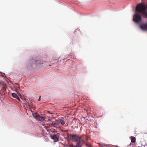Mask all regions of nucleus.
I'll return each mask as SVG.
<instances>
[{"label":"nucleus","instance_id":"obj_1","mask_svg":"<svg viewBox=\"0 0 147 147\" xmlns=\"http://www.w3.org/2000/svg\"><path fill=\"white\" fill-rule=\"evenodd\" d=\"M135 14L133 16V20L135 22L138 23L141 21L142 17L140 14L141 13L143 17L147 18V11L146 7L143 3L137 4L136 8Z\"/></svg>","mask_w":147,"mask_h":147},{"label":"nucleus","instance_id":"obj_2","mask_svg":"<svg viewBox=\"0 0 147 147\" xmlns=\"http://www.w3.org/2000/svg\"><path fill=\"white\" fill-rule=\"evenodd\" d=\"M69 137L71 140L76 142L77 143L76 146L71 144L70 147H81L82 145L84 142V138H86L85 136H83L80 137L78 135L74 134H70Z\"/></svg>","mask_w":147,"mask_h":147},{"label":"nucleus","instance_id":"obj_3","mask_svg":"<svg viewBox=\"0 0 147 147\" xmlns=\"http://www.w3.org/2000/svg\"><path fill=\"white\" fill-rule=\"evenodd\" d=\"M60 125V123L59 119L57 120H55L54 121L52 122L49 124V125L53 126L55 127H58Z\"/></svg>","mask_w":147,"mask_h":147},{"label":"nucleus","instance_id":"obj_4","mask_svg":"<svg viewBox=\"0 0 147 147\" xmlns=\"http://www.w3.org/2000/svg\"><path fill=\"white\" fill-rule=\"evenodd\" d=\"M140 28L143 30L147 31V22L142 24L140 26Z\"/></svg>","mask_w":147,"mask_h":147},{"label":"nucleus","instance_id":"obj_5","mask_svg":"<svg viewBox=\"0 0 147 147\" xmlns=\"http://www.w3.org/2000/svg\"><path fill=\"white\" fill-rule=\"evenodd\" d=\"M35 118L37 120L41 121H43L45 120V118L43 117L38 115H36Z\"/></svg>","mask_w":147,"mask_h":147},{"label":"nucleus","instance_id":"obj_6","mask_svg":"<svg viewBox=\"0 0 147 147\" xmlns=\"http://www.w3.org/2000/svg\"><path fill=\"white\" fill-rule=\"evenodd\" d=\"M51 136L54 142H57L58 140L57 137L55 134L54 133L53 135H51Z\"/></svg>","mask_w":147,"mask_h":147},{"label":"nucleus","instance_id":"obj_7","mask_svg":"<svg viewBox=\"0 0 147 147\" xmlns=\"http://www.w3.org/2000/svg\"><path fill=\"white\" fill-rule=\"evenodd\" d=\"M5 84L3 82L0 80V87L3 88H5Z\"/></svg>","mask_w":147,"mask_h":147},{"label":"nucleus","instance_id":"obj_8","mask_svg":"<svg viewBox=\"0 0 147 147\" xmlns=\"http://www.w3.org/2000/svg\"><path fill=\"white\" fill-rule=\"evenodd\" d=\"M11 95L13 98H16L17 100H19V101H20V99L18 96L15 93H12L11 94Z\"/></svg>","mask_w":147,"mask_h":147},{"label":"nucleus","instance_id":"obj_9","mask_svg":"<svg viewBox=\"0 0 147 147\" xmlns=\"http://www.w3.org/2000/svg\"><path fill=\"white\" fill-rule=\"evenodd\" d=\"M59 119L60 124H61L62 125H64L65 124V121L64 120L61 119Z\"/></svg>","mask_w":147,"mask_h":147},{"label":"nucleus","instance_id":"obj_10","mask_svg":"<svg viewBox=\"0 0 147 147\" xmlns=\"http://www.w3.org/2000/svg\"><path fill=\"white\" fill-rule=\"evenodd\" d=\"M131 139L132 142L134 143L136 142V138L135 137L131 136Z\"/></svg>","mask_w":147,"mask_h":147},{"label":"nucleus","instance_id":"obj_11","mask_svg":"<svg viewBox=\"0 0 147 147\" xmlns=\"http://www.w3.org/2000/svg\"><path fill=\"white\" fill-rule=\"evenodd\" d=\"M15 86L17 88H19V89L20 88V86L17 83H15Z\"/></svg>","mask_w":147,"mask_h":147},{"label":"nucleus","instance_id":"obj_12","mask_svg":"<svg viewBox=\"0 0 147 147\" xmlns=\"http://www.w3.org/2000/svg\"><path fill=\"white\" fill-rule=\"evenodd\" d=\"M26 105L28 106V107H29L30 108H31V106L30 105H29L28 103H27L26 104Z\"/></svg>","mask_w":147,"mask_h":147},{"label":"nucleus","instance_id":"obj_13","mask_svg":"<svg viewBox=\"0 0 147 147\" xmlns=\"http://www.w3.org/2000/svg\"><path fill=\"white\" fill-rule=\"evenodd\" d=\"M1 76L4 78H5L6 77L5 74L3 73L1 74Z\"/></svg>","mask_w":147,"mask_h":147},{"label":"nucleus","instance_id":"obj_14","mask_svg":"<svg viewBox=\"0 0 147 147\" xmlns=\"http://www.w3.org/2000/svg\"><path fill=\"white\" fill-rule=\"evenodd\" d=\"M86 146H88L89 147H92V146L91 144H86Z\"/></svg>","mask_w":147,"mask_h":147},{"label":"nucleus","instance_id":"obj_15","mask_svg":"<svg viewBox=\"0 0 147 147\" xmlns=\"http://www.w3.org/2000/svg\"><path fill=\"white\" fill-rule=\"evenodd\" d=\"M40 97H39V99H38V101H40Z\"/></svg>","mask_w":147,"mask_h":147},{"label":"nucleus","instance_id":"obj_16","mask_svg":"<svg viewBox=\"0 0 147 147\" xmlns=\"http://www.w3.org/2000/svg\"><path fill=\"white\" fill-rule=\"evenodd\" d=\"M48 127V126H45L46 127Z\"/></svg>","mask_w":147,"mask_h":147},{"label":"nucleus","instance_id":"obj_17","mask_svg":"<svg viewBox=\"0 0 147 147\" xmlns=\"http://www.w3.org/2000/svg\"><path fill=\"white\" fill-rule=\"evenodd\" d=\"M0 73H1V72L0 71Z\"/></svg>","mask_w":147,"mask_h":147}]
</instances>
